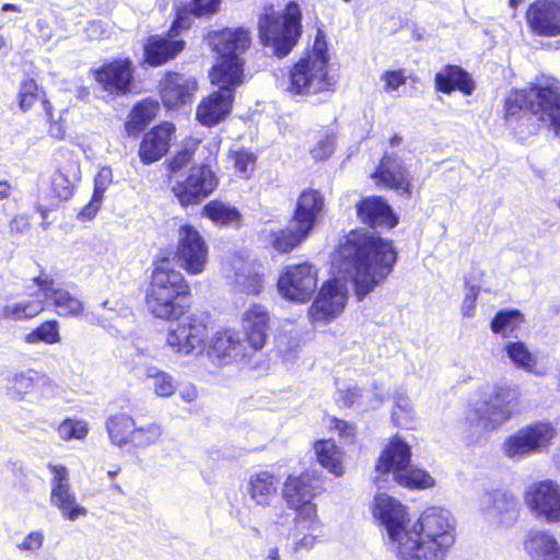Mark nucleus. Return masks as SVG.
I'll return each instance as SVG.
<instances>
[{
    "mask_svg": "<svg viewBox=\"0 0 560 560\" xmlns=\"http://www.w3.org/2000/svg\"><path fill=\"white\" fill-rule=\"evenodd\" d=\"M339 255L359 300L387 278L397 260L392 243L368 231L350 232Z\"/></svg>",
    "mask_w": 560,
    "mask_h": 560,
    "instance_id": "obj_1",
    "label": "nucleus"
},
{
    "mask_svg": "<svg viewBox=\"0 0 560 560\" xmlns=\"http://www.w3.org/2000/svg\"><path fill=\"white\" fill-rule=\"evenodd\" d=\"M454 544L452 513L441 506H430L411 523L401 560H446Z\"/></svg>",
    "mask_w": 560,
    "mask_h": 560,
    "instance_id": "obj_2",
    "label": "nucleus"
},
{
    "mask_svg": "<svg viewBox=\"0 0 560 560\" xmlns=\"http://www.w3.org/2000/svg\"><path fill=\"white\" fill-rule=\"evenodd\" d=\"M504 109L511 122L533 116L560 137V83L555 79H541L528 89L512 91Z\"/></svg>",
    "mask_w": 560,
    "mask_h": 560,
    "instance_id": "obj_3",
    "label": "nucleus"
},
{
    "mask_svg": "<svg viewBox=\"0 0 560 560\" xmlns=\"http://www.w3.org/2000/svg\"><path fill=\"white\" fill-rule=\"evenodd\" d=\"M189 292L180 271L168 259L155 264L151 283L147 289L145 304L155 317L175 319L184 314L186 295Z\"/></svg>",
    "mask_w": 560,
    "mask_h": 560,
    "instance_id": "obj_4",
    "label": "nucleus"
},
{
    "mask_svg": "<svg viewBox=\"0 0 560 560\" xmlns=\"http://www.w3.org/2000/svg\"><path fill=\"white\" fill-rule=\"evenodd\" d=\"M518 394L516 388L505 382L493 385L479 407L467 417L468 431L465 439L468 444L479 443L489 433L497 431L516 413Z\"/></svg>",
    "mask_w": 560,
    "mask_h": 560,
    "instance_id": "obj_5",
    "label": "nucleus"
},
{
    "mask_svg": "<svg viewBox=\"0 0 560 560\" xmlns=\"http://www.w3.org/2000/svg\"><path fill=\"white\" fill-rule=\"evenodd\" d=\"M301 19L300 7L294 1L285 5L282 14L272 9L266 10L258 20L261 44L271 47L273 54L279 58L285 57L301 36Z\"/></svg>",
    "mask_w": 560,
    "mask_h": 560,
    "instance_id": "obj_6",
    "label": "nucleus"
},
{
    "mask_svg": "<svg viewBox=\"0 0 560 560\" xmlns=\"http://www.w3.org/2000/svg\"><path fill=\"white\" fill-rule=\"evenodd\" d=\"M212 44L221 59L212 68L210 78L221 84L243 82L244 61L241 55L250 45L248 30L244 27L222 30L213 35Z\"/></svg>",
    "mask_w": 560,
    "mask_h": 560,
    "instance_id": "obj_7",
    "label": "nucleus"
},
{
    "mask_svg": "<svg viewBox=\"0 0 560 560\" xmlns=\"http://www.w3.org/2000/svg\"><path fill=\"white\" fill-rule=\"evenodd\" d=\"M319 491V479L310 472L287 478L283 486V499L288 506L296 512L294 517L295 530L315 532L319 528L320 523L316 505L312 502Z\"/></svg>",
    "mask_w": 560,
    "mask_h": 560,
    "instance_id": "obj_8",
    "label": "nucleus"
},
{
    "mask_svg": "<svg viewBox=\"0 0 560 560\" xmlns=\"http://www.w3.org/2000/svg\"><path fill=\"white\" fill-rule=\"evenodd\" d=\"M372 513L378 522L388 549L401 560L411 520L406 508L395 498L378 493L374 497Z\"/></svg>",
    "mask_w": 560,
    "mask_h": 560,
    "instance_id": "obj_9",
    "label": "nucleus"
},
{
    "mask_svg": "<svg viewBox=\"0 0 560 560\" xmlns=\"http://www.w3.org/2000/svg\"><path fill=\"white\" fill-rule=\"evenodd\" d=\"M410 457V446L395 436L380 456L376 471L380 475L390 474L394 481L407 488L431 487L433 478L422 469L409 467Z\"/></svg>",
    "mask_w": 560,
    "mask_h": 560,
    "instance_id": "obj_10",
    "label": "nucleus"
},
{
    "mask_svg": "<svg viewBox=\"0 0 560 560\" xmlns=\"http://www.w3.org/2000/svg\"><path fill=\"white\" fill-rule=\"evenodd\" d=\"M556 434L550 422L536 421L509 435L502 444V452L508 458L518 460L548 450Z\"/></svg>",
    "mask_w": 560,
    "mask_h": 560,
    "instance_id": "obj_11",
    "label": "nucleus"
},
{
    "mask_svg": "<svg viewBox=\"0 0 560 560\" xmlns=\"http://www.w3.org/2000/svg\"><path fill=\"white\" fill-rule=\"evenodd\" d=\"M289 92L298 95H327L335 81L328 75V67L320 58H301L290 70Z\"/></svg>",
    "mask_w": 560,
    "mask_h": 560,
    "instance_id": "obj_12",
    "label": "nucleus"
},
{
    "mask_svg": "<svg viewBox=\"0 0 560 560\" xmlns=\"http://www.w3.org/2000/svg\"><path fill=\"white\" fill-rule=\"evenodd\" d=\"M50 478V504L56 508L65 520L74 522L86 516V508L79 504L70 481L69 469L61 464L47 465Z\"/></svg>",
    "mask_w": 560,
    "mask_h": 560,
    "instance_id": "obj_13",
    "label": "nucleus"
},
{
    "mask_svg": "<svg viewBox=\"0 0 560 560\" xmlns=\"http://www.w3.org/2000/svg\"><path fill=\"white\" fill-rule=\"evenodd\" d=\"M480 511L485 521L495 528H511L517 522L521 505L516 495L504 489H493L482 494Z\"/></svg>",
    "mask_w": 560,
    "mask_h": 560,
    "instance_id": "obj_14",
    "label": "nucleus"
},
{
    "mask_svg": "<svg viewBox=\"0 0 560 560\" xmlns=\"http://www.w3.org/2000/svg\"><path fill=\"white\" fill-rule=\"evenodd\" d=\"M316 288L317 270L308 262L287 266L278 279V290L281 296L299 303L310 301Z\"/></svg>",
    "mask_w": 560,
    "mask_h": 560,
    "instance_id": "obj_15",
    "label": "nucleus"
},
{
    "mask_svg": "<svg viewBox=\"0 0 560 560\" xmlns=\"http://www.w3.org/2000/svg\"><path fill=\"white\" fill-rule=\"evenodd\" d=\"M218 186V178L207 164L189 168L185 178L175 179L172 191L184 207L197 205L206 199Z\"/></svg>",
    "mask_w": 560,
    "mask_h": 560,
    "instance_id": "obj_16",
    "label": "nucleus"
},
{
    "mask_svg": "<svg viewBox=\"0 0 560 560\" xmlns=\"http://www.w3.org/2000/svg\"><path fill=\"white\" fill-rule=\"evenodd\" d=\"M527 508L548 524L560 523V486L552 480L530 483L524 491Z\"/></svg>",
    "mask_w": 560,
    "mask_h": 560,
    "instance_id": "obj_17",
    "label": "nucleus"
},
{
    "mask_svg": "<svg viewBox=\"0 0 560 560\" xmlns=\"http://www.w3.org/2000/svg\"><path fill=\"white\" fill-rule=\"evenodd\" d=\"M208 338L202 319L188 317L167 331L165 343L176 354L186 357L201 353Z\"/></svg>",
    "mask_w": 560,
    "mask_h": 560,
    "instance_id": "obj_18",
    "label": "nucleus"
},
{
    "mask_svg": "<svg viewBox=\"0 0 560 560\" xmlns=\"http://www.w3.org/2000/svg\"><path fill=\"white\" fill-rule=\"evenodd\" d=\"M176 257L189 275L203 271L208 260V246L200 233L191 225H183L178 232Z\"/></svg>",
    "mask_w": 560,
    "mask_h": 560,
    "instance_id": "obj_19",
    "label": "nucleus"
},
{
    "mask_svg": "<svg viewBox=\"0 0 560 560\" xmlns=\"http://www.w3.org/2000/svg\"><path fill=\"white\" fill-rule=\"evenodd\" d=\"M348 301V289L338 280H328L319 289L308 310L313 322L328 323L339 316Z\"/></svg>",
    "mask_w": 560,
    "mask_h": 560,
    "instance_id": "obj_20",
    "label": "nucleus"
},
{
    "mask_svg": "<svg viewBox=\"0 0 560 560\" xmlns=\"http://www.w3.org/2000/svg\"><path fill=\"white\" fill-rule=\"evenodd\" d=\"M33 281L44 296V302L48 306H52L58 316L77 318L83 313V302L69 290L56 283L51 278L42 272Z\"/></svg>",
    "mask_w": 560,
    "mask_h": 560,
    "instance_id": "obj_21",
    "label": "nucleus"
},
{
    "mask_svg": "<svg viewBox=\"0 0 560 560\" xmlns=\"http://www.w3.org/2000/svg\"><path fill=\"white\" fill-rule=\"evenodd\" d=\"M94 80L103 91L113 96H122L131 91L133 81L132 63L129 59H115L93 69Z\"/></svg>",
    "mask_w": 560,
    "mask_h": 560,
    "instance_id": "obj_22",
    "label": "nucleus"
},
{
    "mask_svg": "<svg viewBox=\"0 0 560 560\" xmlns=\"http://www.w3.org/2000/svg\"><path fill=\"white\" fill-rule=\"evenodd\" d=\"M211 83L217 85L219 90L203 98L197 108V119L203 126H214L223 120L232 109L234 98V89L243 82H230L221 84L212 78Z\"/></svg>",
    "mask_w": 560,
    "mask_h": 560,
    "instance_id": "obj_23",
    "label": "nucleus"
},
{
    "mask_svg": "<svg viewBox=\"0 0 560 560\" xmlns=\"http://www.w3.org/2000/svg\"><path fill=\"white\" fill-rule=\"evenodd\" d=\"M530 30L539 35H560V0H535L526 11Z\"/></svg>",
    "mask_w": 560,
    "mask_h": 560,
    "instance_id": "obj_24",
    "label": "nucleus"
},
{
    "mask_svg": "<svg viewBox=\"0 0 560 560\" xmlns=\"http://www.w3.org/2000/svg\"><path fill=\"white\" fill-rule=\"evenodd\" d=\"M253 352L241 332L231 329L217 331L209 347V355L217 359L220 364L238 362L250 357Z\"/></svg>",
    "mask_w": 560,
    "mask_h": 560,
    "instance_id": "obj_25",
    "label": "nucleus"
},
{
    "mask_svg": "<svg viewBox=\"0 0 560 560\" xmlns=\"http://www.w3.org/2000/svg\"><path fill=\"white\" fill-rule=\"evenodd\" d=\"M198 89L194 77L170 72L161 82V98L165 107L177 108L192 101Z\"/></svg>",
    "mask_w": 560,
    "mask_h": 560,
    "instance_id": "obj_26",
    "label": "nucleus"
},
{
    "mask_svg": "<svg viewBox=\"0 0 560 560\" xmlns=\"http://www.w3.org/2000/svg\"><path fill=\"white\" fill-rule=\"evenodd\" d=\"M372 178L377 185L382 184L385 187L401 190L404 194H410L411 175L396 154L385 153Z\"/></svg>",
    "mask_w": 560,
    "mask_h": 560,
    "instance_id": "obj_27",
    "label": "nucleus"
},
{
    "mask_svg": "<svg viewBox=\"0 0 560 560\" xmlns=\"http://www.w3.org/2000/svg\"><path fill=\"white\" fill-rule=\"evenodd\" d=\"M359 219L372 228H394L398 219L387 201L377 196L362 198L355 206Z\"/></svg>",
    "mask_w": 560,
    "mask_h": 560,
    "instance_id": "obj_28",
    "label": "nucleus"
},
{
    "mask_svg": "<svg viewBox=\"0 0 560 560\" xmlns=\"http://www.w3.org/2000/svg\"><path fill=\"white\" fill-rule=\"evenodd\" d=\"M268 326L269 314L265 306L253 304L243 313L242 327L244 339L254 352L265 346Z\"/></svg>",
    "mask_w": 560,
    "mask_h": 560,
    "instance_id": "obj_29",
    "label": "nucleus"
},
{
    "mask_svg": "<svg viewBox=\"0 0 560 560\" xmlns=\"http://www.w3.org/2000/svg\"><path fill=\"white\" fill-rule=\"evenodd\" d=\"M175 127L172 122H163L147 132L140 143L139 156L144 164H151L164 156L170 147Z\"/></svg>",
    "mask_w": 560,
    "mask_h": 560,
    "instance_id": "obj_30",
    "label": "nucleus"
},
{
    "mask_svg": "<svg viewBox=\"0 0 560 560\" xmlns=\"http://www.w3.org/2000/svg\"><path fill=\"white\" fill-rule=\"evenodd\" d=\"M530 560H560V544L549 530H530L524 540Z\"/></svg>",
    "mask_w": 560,
    "mask_h": 560,
    "instance_id": "obj_31",
    "label": "nucleus"
},
{
    "mask_svg": "<svg viewBox=\"0 0 560 560\" xmlns=\"http://www.w3.org/2000/svg\"><path fill=\"white\" fill-rule=\"evenodd\" d=\"M184 40L167 37L150 36L144 45V58L151 66H160L174 58L184 48Z\"/></svg>",
    "mask_w": 560,
    "mask_h": 560,
    "instance_id": "obj_32",
    "label": "nucleus"
},
{
    "mask_svg": "<svg viewBox=\"0 0 560 560\" xmlns=\"http://www.w3.org/2000/svg\"><path fill=\"white\" fill-rule=\"evenodd\" d=\"M278 491V480L269 471H259L249 476L246 483V493L256 505L266 508L270 505Z\"/></svg>",
    "mask_w": 560,
    "mask_h": 560,
    "instance_id": "obj_33",
    "label": "nucleus"
},
{
    "mask_svg": "<svg viewBox=\"0 0 560 560\" xmlns=\"http://www.w3.org/2000/svg\"><path fill=\"white\" fill-rule=\"evenodd\" d=\"M323 208L324 199L317 190L303 191L296 202L294 224H299L311 232Z\"/></svg>",
    "mask_w": 560,
    "mask_h": 560,
    "instance_id": "obj_34",
    "label": "nucleus"
},
{
    "mask_svg": "<svg viewBox=\"0 0 560 560\" xmlns=\"http://www.w3.org/2000/svg\"><path fill=\"white\" fill-rule=\"evenodd\" d=\"M434 82L436 90L445 94L458 90L465 95H470L474 91L472 80L459 66H445L435 74Z\"/></svg>",
    "mask_w": 560,
    "mask_h": 560,
    "instance_id": "obj_35",
    "label": "nucleus"
},
{
    "mask_svg": "<svg viewBox=\"0 0 560 560\" xmlns=\"http://www.w3.org/2000/svg\"><path fill=\"white\" fill-rule=\"evenodd\" d=\"M266 241L277 250L278 253H289L296 246H299L311 233L305 228L294 224V221L290 223L285 229L280 230H268L265 231Z\"/></svg>",
    "mask_w": 560,
    "mask_h": 560,
    "instance_id": "obj_36",
    "label": "nucleus"
},
{
    "mask_svg": "<svg viewBox=\"0 0 560 560\" xmlns=\"http://www.w3.org/2000/svg\"><path fill=\"white\" fill-rule=\"evenodd\" d=\"M135 419L126 412H116L107 417L105 428L113 445L125 447L130 444Z\"/></svg>",
    "mask_w": 560,
    "mask_h": 560,
    "instance_id": "obj_37",
    "label": "nucleus"
},
{
    "mask_svg": "<svg viewBox=\"0 0 560 560\" xmlns=\"http://www.w3.org/2000/svg\"><path fill=\"white\" fill-rule=\"evenodd\" d=\"M220 0H194L187 8L177 9V15L173 22L171 33L189 27V14L202 16L217 12Z\"/></svg>",
    "mask_w": 560,
    "mask_h": 560,
    "instance_id": "obj_38",
    "label": "nucleus"
},
{
    "mask_svg": "<svg viewBox=\"0 0 560 560\" xmlns=\"http://www.w3.org/2000/svg\"><path fill=\"white\" fill-rule=\"evenodd\" d=\"M314 448L317 460L323 467L337 477L343 474L342 453L332 440L318 441Z\"/></svg>",
    "mask_w": 560,
    "mask_h": 560,
    "instance_id": "obj_39",
    "label": "nucleus"
},
{
    "mask_svg": "<svg viewBox=\"0 0 560 560\" xmlns=\"http://www.w3.org/2000/svg\"><path fill=\"white\" fill-rule=\"evenodd\" d=\"M142 373L150 381V386L158 397L168 398L175 394L177 381L172 374L155 365H145Z\"/></svg>",
    "mask_w": 560,
    "mask_h": 560,
    "instance_id": "obj_40",
    "label": "nucleus"
},
{
    "mask_svg": "<svg viewBox=\"0 0 560 560\" xmlns=\"http://www.w3.org/2000/svg\"><path fill=\"white\" fill-rule=\"evenodd\" d=\"M44 310L45 302L43 300L22 299L4 305L1 317L10 320H24L37 316Z\"/></svg>",
    "mask_w": 560,
    "mask_h": 560,
    "instance_id": "obj_41",
    "label": "nucleus"
},
{
    "mask_svg": "<svg viewBox=\"0 0 560 560\" xmlns=\"http://www.w3.org/2000/svg\"><path fill=\"white\" fill-rule=\"evenodd\" d=\"M503 351L510 361L518 369L535 375H542V372L536 371L537 358L528 350L523 341H508Z\"/></svg>",
    "mask_w": 560,
    "mask_h": 560,
    "instance_id": "obj_42",
    "label": "nucleus"
},
{
    "mask_svg": "<svg viewBox=\"0 0 560 560\" xmlns=\"http://www.w3.org/2000/svg\"><path fill=\"white\" fill-rule=\"evenodd\" d=\"M159 105L154 101L144 100L139 102L132 109L126 129L129 135L142 131L149 122L155 117Z\"/></svg>",
    "mask_w": 560,
    "mask_h": 560,
    "instance_id": "obj_43",
    "label": "nucleus"
},
{
    "mask_svg": "<svg viewBox=\"0 0 560 560\" xmlns=\"http://www.w3.org/2000/svg\"><path fill=\"white\" fill-rule=\"evenodd\" d=\"M393 422L402 429H412L415 425V410L410 398L404 390H396L393 396Z\"/></svg>",
    "mask_w": 560,
    "mask_h": 560,
    "instance_id": "obj_44",
    "label": "nucleus"
},
{
    "mask_svg": "<svg viewBox=\"0 0 560 560\" xmlns=\"http://www.w3.org/2000/svg\"><path fill=\"white\" fill-rule=\"evenodd\" d=\"M524 322L523 314L517 310H501L497 312L490 323L492 332L500 335L502 338H508L514 332L520 325Z\"/></svg>",
    "mask_w": 560,
    "mask_h": 560,
    "instance_id": "obj_45",
    "label": "nucleus"
},
{
    "mask_svg": "<svg viewBox=\"0 0 560 560\" xmlns=\"http://www.w3.org/2000/svg\"><path fill=\"white\" fill-rule=\"evenodd\" d=\"M164 434L161 423L149 422L142 425H136L132 429L130 444L136 448H147L158 444Z\"/></svg>",
    "mask_w": 560,
    "mask_h": 560,
    "instance_id": "obj_46",
    "label": "nucleus"
},
{
    "mask_svg": "<svg viewBox=\"0 0 560 560\" xmlns=\"http://www.w3.org/2000/svg\"><path fill=\"white\" fill-rule=\"evenodd\" d=\"M60 325L56 319L44 322L25 336V341L30 345L38 342L55 345L60 342Z\"/></svg>",
    "mask_w": 560,
    "mask_h": 560,
    "instance_id": "obj_47",
    "label": "nucleus"
},
{
    "mask_svg": "<svg viewBox=\"0 0 560 560\" xmlns=\"http://www.w3.org/2000/svg\"><path fill=\"white\" fill-rule=\"evenodd\" d=\"M203 214L217 224L226 225L238 220L240 212L236 208L221 201H210L203 208Z\"/></svg>",
    "mask_w": 560,
    "mask_h": 560,
    "instance_id": "obj_48",
    "label": "nucleus"
},
{
    "mask_svg": "<svg viewBox=\"0 0 560 560\" xmlns=\"http://www.w3.org/2000/svg\"><path fill=\"white\" fill-rule=\"evenodd\" d=\"M368 396H370V392H362L355 386H347L346 388L338 387L336 400L341 407L346 408L351 407L354 404L362 405L365 408H375L382 400L381 398L376 397L375 402H368L365 405L364 399Z\"/></svg>",
    "mask_w": 560,
    "mask_h": 560,
    "instance_id": "obj_49",
    "label": "nucleus"
},
{
    "mask_svg": "<svg viewBox=\"0 0 560 560\" xmlns=\"http://www.w3.org/2000/svg\"><path fill=\"white\" fill-rule=\"evenodd\" d=\"M234 283L238 292L253 295L258 294L262 288L261 277L249 267L236 271Z\"/></svg>",
    "mask_w": 560,
    "mask_h": 560,
    "instance_id": "obj_50",
    "label": "nucleus"
},
{
    "mask_svg": "<svg viewBox=\"0 0 560 560\" xmlns=\"http://www.w3.org/2000/svg\"><path fill=\"white\" fill-rule=\"evenodd\" d=\"M37 373L35 371H27L15 374L12 380L11 394L18 399H23L28 394H35Z\"/></svg>",
    "mask_w": 560,
    "mask_h": 560,
    "instance_id": "obj_51",
    "label": "nucleus"
},
{
    "mask_svg": "<svg viewBox=\"0 0 560 560\" xmlns=\"http://www.w3.org/2000/svg\"><path fill=\"white\" fill-rule=\"evenodd\" d=\"M89 432L88 423L84 420L65 419L58 427V435L63 441L83 440Z\"/></svg>",
    "mask_w": 560,
    "mask_h": 560,
    "instance_id": "obj_52",
    "label": "nucleus"
},
{
    "mask_svg": "<svg viewBox=\"0 0 560 560\" xmlns=\"http://www.w3.org/2000/svg\"><path fill=\"white\" fill-rule=\"evenodd\" d=\"M19 100L23 112L30 109L38 100V86L34 80H26L21 84Z\"/></svg>",
    "mask_w": 560,
    "mask_h": 560,
    "instance_id": "obj_53",
    "label": "nucleus"
},
{
    "mask_svg": "<svg viewBox=\"0 0 560 560\" xmlns=\"http://www.w3.org/2000/svg\"><path fill=\"white\" fill-rule=\"evenodd\" d=\"M256 164V155L249 151L242 150L234 153V165L238 173L248 177L254 171Z\"/></svg>",
    "mask_w": 560,
    "mask_h": 560,
    "instance_id": "obj_54",
    "label": "nucleus"
},
{
    "mask_svg": "<svg viewBox=\"0 0 560 560\" xmlns=\"http://www.w3.org/2000/svg\"><path fill=\"white\" fill-rule=\"evenodd\" d=\"M51 185L56 196L67 200L72 195L74 182L70 180L62 172H57L52 176Z\"/></svg>",
    "mask_w": 560,
    "mask_h": 560,
    "instance_id": "obj_55",
    "label": "nucleus"
},
{
    "mask_svg": "<svg viewBox=\"0 0 560 560\" xmlns=\"http://www.w3.org/2000/svg\"><path fill=\"white\" fill-rule=\"evenodd\" d=\"M381 81L386 93H394L406 84V77L402 70L386 71L381 75Z\"/></svg>",
    "mask_w": 560,
    "mask_h": 560,
    "instance_id": "obj_56",
    "label": "nucleus"
},
{
    "mask_svg": "<svg viewBox=\"0 0 560 560\" xmlns=\"http://www.w3.org/2000/svg\"><path fill=\"white\" fill-rule=\"evenodd\" d=\"M113 182V172L108 166L102 167L94 178V191L93 194L97 198H103L104 192Z\"/></svg>",
    "mask_w": 560,
    "mask_h": 560,
    "instance_id": "obj_57",
    "label": "nucleus"
},
{
    "mask_svg": "<svg viewBox=\"0 0 560 560\" xmlns=\"http://www.w3.org/2000/svg\"><path fill=\"white\" fill-rule=\"evenodd\" d=\"M35 382V393L39 398L50 399L55 396L57 388L48 376L37 373V380Z\"/></svg>",
    "mask_w": 560,
    "mask_h": 560,
    "instance_id": "obj_58",
    "label": "nucleus"
},
{
    "mask_svg": "<svg viewBox=\"0 0 560 560\" xmlns=\"http://www.w3.org/2000/svg\"><path fill=\"white\" fill-rule=\"evenodd\" d=\"M44 542V534L40 530L31 532L24 540L18 545L22 551H37Z\"/></svg>",
    "mask_w": 560,
    "mask_h": 560,
    "instance_id": "obj_59",
    "label": "nucleus"
},
{
    "mask_svg": "<svg viewBox=\"0 0 560 560\" xmlns=\"http://www.w3.org/2000/svg\"><path fill=\"white\" fill-rule=\"evenodd\" d=\"M335 150V141L332 137H325L312 150V154L316 160H325L332 154Z\"/></svg>",
    "mask_w": 560,
    "mask_h": 560,
    "instance_id": "obj_60",
    "label": "nucleus"
},
{
    "mask_svg": "<svg viewBox=\"0 0 560 560\" xmlns=\"http://www.w3.org/2000/svg\"><path fill=\"white\" fill-rule=\"evenodd\" d=\"M479 294V288L476 285H471L466 293L463 304H462V313L464 317H472L475 314L476 300Z\"/></svg>",
    "mask_w": 560,
    "mask_h": 560,
    "instance_id": "obj_61",
    "label": "nucleus"
},
{
    "mask_svg": "<svg viewBox=\"0 0 560 560\" xmlns=\"http://www.w3.org/2000/svg\"><path fill=\"white\" fill-rule=\"evenodd\" d=\"M313 57L323 59L326 62V67H328L327 45L322 31L317 32L312 51L308 52L304 58Z\"/></svg>",
    "mask_w": 560,
    "mask_h": 560,
    "instance_id": "obj_62",
    "label": "nucleus"
},
{
    "mask_svg": "<svg viewBox=\"0 0 560 560\" xmlns=\"http://www.w3.org/2000/svg\"><path fill=\"white\" fill-rule=\"evenodd\" d=\"M192 158V153L184 149L179 152H177L168 162L167 167L171 172L176 173L179 170H182L184 166H186Z\"/></svg>",
    "mask_w": 560,
    "mask_h": 560,
    "instance_id": "obj_63",
    "label": "nucleus"
},
{
    "mask_svg": "<svg viewBox=\"0 0 560 560\" xmlns=\"http://www.w3.org/2000/svg\"><path fill=\"white\" fill-rule=\"evenodd\" d=\"M102 200L103 198H97V196L93 194L91 201L79 213V218L83 221L92 220L97 213Z\"/></svg>",
    "mask_w": 560,
    "mask_h": 560,
    "instance_id": "obj_64",
    "label": "nucleus"
}]
</instances>
